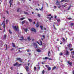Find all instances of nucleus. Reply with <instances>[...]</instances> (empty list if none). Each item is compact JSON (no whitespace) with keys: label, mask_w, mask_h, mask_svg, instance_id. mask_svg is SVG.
<instances>
[{"label":"nucleus","mask_w":74,"mask_h":74,"mask_svg":"<svg viewBox=\"0 0 74 74\" xmlns=\"http://www.w3.org/2000/svg\"><path fill=\"white\" fill-rule=\"evenodd\" d=\"M13 50H14V48H12V49H11V51H13Z\"/></svg>","instance_id":"nucleus-63"},{"label":"nucleus","mask_w":74,"mask_h":74,"mask_svg":"<svg viewBox=\"0 0 74 74\" xmlns=\"http://www.w3.org/2000/svg\"><path fill=\"white\" fill-rule=\"evenodd\" d=\"M69 49L71 51L73 50V49Z\"/></svg>","instance_id":"nucleus-52"},{"label":"nucleus","mask_w":74,"mask_h":74,"mask_svg":"<svg viewBox=\"0 0 74 74\" xmlns=\"http://www.w3.org/2000/svg\"><path fill=\"white\" fill-rule=\"evenodd\" d=\"M49 54H50V51H49L48 53V56L49 57L50 56L49 55Z\"/></svg>","instance_id":"nucleus-28"},{"label":"nucleus","mask_w":74,"mask_h":74,"mask_svg":"<svg viewBox=\"0 0 74 74\" xmlns=\"http://www.w3.org/2000/svg\"><path fill=\"white\" fill-rule=\"evenodd\" d=\"M29 65H30V63H28V66H29Z\"/></svg>","instance_id":"nucleus-57"},{"label":"nucleus","mask_w":74,"mask_h":74,"mask_svg":"<svg viewBox=\"0 0 74 74\" xmlns=\"http://www.w3.org/2000/svg\"><path fill=\"white\" fill-rule=\"evenodd\" d=\"M24 29L25 31L26 32H27V29Z\"/></svg>","instance_id":"nucleus-23"},{"label":"nucleus","mask_w":74,"mask_h":74,"mask_svg":"<svg viewBox=\"0 0 74 74\" xmlns=\"http://www.w3.org/2000/svg\"><path fill=\"white\" fill-rule=\"evenodd\" d=\"M25 19V18L23 17V18H21L20 19L21 20H23V19Z\"/></svg>","instance_id":"nucleus-38"},{"label":"nucleus","mask_w":74,"mask_h":74,"mask_svg":"<svg viewBox=\"0 0 74 74\" xmlns=\"http://www.w3.org/2000/svg\"><path fill=\"white\" fill-rule=\"evenodd\" d=\"M6 37H7V36H6V35H5L4 36V37L6 38Z\"/></svg>","instance_id":"nucleus-56"},{"label":"nucleus","mask_w":74,"mask_h":74,"mask_svg":"<svg viewBox=\"0 0 74 74\" xmlns=\"http://www.w3.org/2000/svg\"><path fill=\"white\" fill-rule=\"evenodd\" d=\"M38 17H40V16H41V15L39 14H38Z\"/></svg>","instance_id":"nucleus-33"},{"label":"nucleus","mask_w":74,"mask_h":74,"mask_svg":"<svg viewBox=\"0 0 74 74\" xmlns=\"http://www.w3.org/2000/svg\"><path fill=\"white\" fill-rule=\"evenodd\" d=\"M28 20L29 22H32V19L28 18Z\"/></svg>","instance_id":"nucleus-26"},{"label":"nucleus","mask_w":74,"mask_h":74,"mask_svg":"<svg viewBox=\"0 0 74 74\" xmlns=\"http://www.w3.org/2000/svg\"><path fill=\"white\" fill-rule=\"evenodd\" d=\"M18 51H19V52H20L21 53V52H22V51H20V50H18Z\"/></svg>","instance_id":"nucleus-61"},{"label":"nucleus","mask_w":74,"mask_h":74,"mask_svg":"<svg viewBox=\"0 0 74 74\" xmlns=\"http://www.w3.org/2000/svg\"><path fill=\"white\" fill-rule=\"evenodd\" d=\"M24 12L25 14H27V15H28V13L26 12Z\"/></svg>","instance_id":"nucleus-30"},{"label":"nucleus","mask_w":74,"mask_h":74,"mask_svg":"<svg viewBox=\"0 0 74 74\" xmlns=\"http://www.w3.org/2000/svg\"><path fill=\"white\" fill-rule=\"evenodd\" d=\"M54 8H56V6H54Z\"/></svg>","instance_id":"nucleus-64"},{"label":"nucleus","mask_w":74,"mask_h":74,"mask_svg":"<svg viewBox=\"0 0 74 74\" xmlns=\"http://www.w3.org/2000/svg\"><path fill=\"white\" fill-rule=\"evenodd\" d=\"M65 55H69V51L67 50L66 51V52Z\"/></svg>","instance_id":"nucleus-10"},{"label":"nucleus","mask_w":74,"mask_h":74,"mask_svg":"<svg viewBox=\"0 0 74 74\" xmlns=\"http://www.w3.org/2000/svg\"><path fill=\"white\" fill-rule=\"evenodd\" d=\"M44 59H48V57H45V58H43Z\"/></svg>","instance_id":"nucleus-45"},{"label":"nucleus","mask_w":74,"mask_h":74,"mask_svg":"<svg viewBox=\"0 0 74 74\" xmlns=\"http://www.w3.org/2000/svg\"><path fill=\"white\" fill-rule=\"evenodd\" d=\"M19 64L18 62H16V63L14 64V66H16V65H18Z\"/></svg>","instance_id":"nucleus-17"},{"label":"nucleus","mask_w":74,"mask_h":74,"mask_svg":"<svg viewBox=\"0 0 74 74\" xmlns=\"http://www.w3.org/2000/svg\"><path fill=\"white\" fill-rule=\"evenodd\" d=\"M53 27L54 29H55V30H56V28L55 27V25H53Z\"/></svg>","instance_id":"nucleus-39"},{"label":"nucleus","mask_w":74,"mask_h":74,"mask_svg":"<svg viewBox=\"0 0 74 74\" xmlns=\"http://www.w3.org/2000/svg\"><path fill=\"white\" fill-rule=\"evenodd\" d=\"M59 6H58V8H60V7H61V5H58Z\"/></svg>","instance_id":"nucleus-34"},{"label":"nucleus","mask_w":74,"mask_h":74,"mask_svg":"<svg viewBox=\"0 0 74 74\" xmlns=\"http://www.w3.org/2000/svg\"><path fill=\"white\" fill-rule=\"evenodd\" d=\"M27 39L29 41H30V40H31L29 37H27Z\"/></svg>","instance_id":"nucleus-24"},{"label":"nucleus","mask_w":74,"mask_h":74,"mask_svg":"<svg viewBox=\"0 0 74 74\" xmlns=\"http://www.w3.org/2000/svg\"><path fill=\"white\" fill-rule=\"evenodd\" d=\"M9 32L10 34H12V32H11L10 30H9Z\"/></svg>","instance_id":"nucleus-31"},{"label":"nucleus","mask_w":74,"mask_h":74,"mask_svg":"<svg viewBox=\"0 0 74 74\" xmlns=\"http://www.w3.org/2000/svg\"><path fill=\"white\" fill-rule=\"evenodd\" d=\"M36 10H37V11H38L39 10H38V9H36Z\"/></svg>","instance_id":"nucleus-60"},{"label":"nucleus","mask_w":74,"mask_h":74,"mask_svg":"<svg viewBox=\"0 0 74 74\" xmlns=\"http://www.w3.org/2000/svg\"><path fill=\"white\" fill-rule=\"evenodd\" d=\"M36 27H38L39 26V23L38 22L37 23V24L36 25Z\"/></svg>","instance_id":"nucleus-11"},{"label":"nucleus","mask_w":74,"mask_h":74,"mask_svg":"<svg viewBox=\"0 0 74 74\" xmlns=\"http://www.w3.org/2000/svg\"><path fill=\"white\" fill-rule=\"evenodd\" d=\"M25 23V21H23L22 22V24H23Z\"/></svg>","instance_id":"nucleus-37"},{"label":"nucleus","mask_w":74,"mask_h":74,"mask_svg":"<svg viewBox=\"0 0 74 74\" xmlns=\"http://www.w3.org/2000/svg\"><path fill=\"white\" fill-rule=\"evenodd\" d=\"M25 69L26 71H28V69H29V67H28V66H26L25 67Z\"/></svg>","instance_id":"nucleus-14"},{"label":"nucleus","mask_w":74,"mask_h":74,"mask_svg":"<svg viewBox=\"0 0 74 74\" xmlns=\"http://www.w3.org/2000/svg\"><path fill=\"white\" fill-rule=\"evenodd\" d=\"M36 66H37V67H39V65H37Z\"/></svg>","instance_id":"nucleus-62"},{"label":"nucleus","mask_w":74,"mask_h":74,"mask_svg":"<svg viewBox=\"0 0 74 74\" xmlns=\"http://www.w3.org/2000/svg\"><path fill=\"white\" fill-rule=\"evenodd\" d=\"M21 64H19L18 65V67H19V66H21Z\"/></svg>","instance_id":"nucleus-54"},{"label":"nucleus","mask_w":74,"mask_h":74,"mask_svg":"<svg viewBox=\"0 0 74 74\" xmlns=\"http://www.w3.org/2000/svg\"><path fill=\"white\" fill-rule=\"evenodd\" d=\"M74 25V23H71V26H73Z\"/></svg>","instance_id":"nucleus-35"},{"label":"nucleus","mask_w":74,"mask_h":74,"mask_svg":"<svg viewBox=\"0 0 74 74\" xmlns=\"http://www.w3.org/2000/svg\"><path fill=\"white\" fill-rule=\"evenodd\" d=\"M40 45H42V41H40Z\"/></svg>","instance_id":"nucleus-40"},{"label":"nucleus","mask_w":74,"mask_h":74,"mask_svg":"<svg viewBox=\"0 0 74 74\" xmlns=\"http://www.w3.org/2000/svg\"><path fill=\"white\" fill-rule=\"evenodd\" d=\"M6 13H7V14H9V13H8V11H6Z\"/></svg>","instance_id":"nucleus-47"},{"label":"nucleus","mask_w":74,"mask_h":74,"mask_svg":"<svg viewBox=\"0 0 74 74\" xmlns=\"http://www.w3.org/2000/svg\"><path fill=\"white\" fill-rule=\"evenodd\" d=\"M6 23H8V20H6Z\"/></svg>","instance_id":"nucleus-50"},{"label":"nucleus","mask_w":74,"mask_h":74,"mask_svg":"<svg viewBox=\"0 0 74 74\" xmlns=\"http://www.w3.org/2000/svg\"><path fill=\"white\" fill-rule=\"evenodd\" d=\"M62 41L64 43L66 42H67V41H66L65 39H64V38H62Z\"/></svg>","instance_id":"nucleus-9"},{"label":"nucleus","mask_w":74,"mask_h":74,"mask_svg":"<svg viewBox=\"0 0 74 74\" xmlns=\"http://www.w3.org/2000/svg\"><path fill=\"white\" fill-rule=\"evenodd\" d=\"M53 18V16H51V17H48V18H49V20L51 21V19H52V18Z\"/></svg>","instance_id":"nucleus-16"},{"label":"nucleus","mask_w":74,"mask_h":74,"mask_svg":"<svg viewBox=\"0 0 74 74\" xmlns=\"http://www.w3.org/2000/svg\"><path fill=\"white\" fill-rule=\"evenodd\" d=\"M42 10H43V7H42V8H41L42 11Z\"/></svg>","instance_id":"nucleus-53"},{"label":"nucleus","mask_w":74,"mask_h":74,"mask_svg":"<svg viewBox=\"0 0 74 74\" xmlns=\"http://www.w3.org/2000/svg\"><path fill=\"white\" fill-rule=\"evenodd\" d=\"M37 52H41V50H40L39 49H38L37 50Z\"/></svg>","instance_id":"nucleus-25"},{"label":"nucleus","mask_w":74,"mask_h":74,"mask_svg":"<svg viewBox=\"0 0 74 74\" xmlns=\"http://www.w3.org/2000/svg\"><path fill=\"white\" fill-rule=\"evenodd\" d=\"M12 46L13 47H14V48H16V47H15V44H14L13 43H12Z\"/></svg>","instance_id":"nucleus-18"},{"label":"nucleus","mask_w":74,"mask_h":74,"mask_svg":"<svg viewBox=\"0 0 74 74\" xmlns=\"http://www.w3.org/2000/svg\"><path fill=\"white\" fill-rule=\"evenodd\" d=\"M68 47L69 49H70V48H71V47H72V45L70 44L69 45H68Z\"/></svg>","instance_id":"nucleus-5"},{"label":"nucleus","mask_w":74,"mask_h":74,"mask_svg":"<svg viewBox=\"0 0 74 74\" xmlns=\"http://www.w3.org/2000/svg\"><path fill=\"white\" fill-rule=\"evenodd\" d=\"M42 37H43L44 38H45V36H44V35H43V36H42Z\"/></svg>","instance_id":"nucleus-51"},{"label":"nucleus","mask_w":74,"mask_h":74,"mask_svg":"<svg viewBox=\"0 0 74 74\" xmlns=\"http://www.w3.org/2000/svg\"><path fill=\"white\" fill-rule=\"evenodd\" d=\"M48 16H52V14H49L48 15Z\"/></svg>","instance_id":"nucleus-48"},{"label":"nucleus","mask_w":74,"mask_h":74,"mask_svg":"<svg viewBox=\"0 0 74 74\" xmlns=\"http://www.w3.org/2000/svg\"><path fill=\"white\" fill-rule=\"evenodd\" d=\"M13 28L14 30H15L16 31L18 30V26H14L13 27Z\"/></svg>","instance_id":"nucleus-1"},{"label":"nucleus","mask_w":74,"mask_h":74,"mask_svg":"<svg viewBox=\"0 0 74 74\" xmlns=\"http://www.w3.org/2000/svg\"><path fill=\"white\" fill-rule=\"evenodd\" d=\"M17 60H19L20 62H22V61L23 60L21 59V58H17L16 59Z\"/></svg>","instance_id":"nucleus-2"},{"label":"nucleus","mask_w":74,"mask_h":74,"mask_svg":"<svg viewBox=\"0 0 74 74\" xmlns=\"http://www.w3.org/2000/svg\"><path fill=\"white\" fill-rule=\"evenodd\" d=\"M14 68V67L12 66L11 67H10V69L11 70H13V68Z\"/></svg>","instance_id":"nucleus-29"},{"label":"nucleus","mask_w":74,"mask_h":74,"mask_svg":"<svg viewBox=\"0 0 74 74\" xmlns=\"http://www.w3.org/2000/svg\"><path fill=\"white\" fill-rule=\"evenodd\" d=\"M55 69H56V67L54 66L53 68V70H55Z\"/></svg>","instance_id":"nucleus-41"},{"label":"nucleus","mask_w":74,"mask_h":74,"mask_svg":"<svg viewBox=\"0 0 74 74\" xmlns=\"http://www.w3.org/2000/svg\"><path fill=\"white\" fill-rule=\"evenodd\" d=\"M63 55V53H60V56H61V55Z\"/></svg>","instance_id":"nucleus-42"},{"label":"nucleus","mask_w":74,"mask_h":74,"mask_svg":"<svg viewBox=\"0 0 74 74\" xmlns=\"http://www.w3.org/2000/svg\"><path fill=\"white\" fill-rule=\"evenodd\" d=\"M3 27L4 29L3 32L4 33L5 32V24H3Z\"/></svg>","instance_id":"nucleus-15"},{"label":"nucleus","mask_w":74,"mask_h":74,"mask_svg":"<svg viewBox=\"0 0 74 74\" xmlns=\"http://www.w3.org/2000/svg\"><path fill=\"white\" fill-rule=\"evenodd\" d=\"M67 19L69 20H71V18H68Z\"/></svg>","instance_id":"nucleus-44"},{"label":"nucleus","mask_w":74,"mask_h":74,"mask_svg":"<svg viewBox=\"0 0 74 74\" xmlns=\"http://www.w3.org/2000/svg\"><path fill=\"white\" fill-rule=\"evenodd\" d=\"M68 63L69 65H70V66H71V65H72V62L69 61H68Z\"/></svg>","instance_id":"nucleus-6"},{"label":"nucleus","mask_w":74,"mask_h":74,"mask_svg":"<svg viewBox=\"0 0 74 74\" xmlns=\"http://www.w3.org/2000/svg\"><path fill=\"white\" fill-rule=\"evenodd\" d=\"M43 28L44 29V30H46V28L45 27H44Z\"/></svg>","instance_id":"nucleus-59"},{"label":"nucleus","mask_w":74,"mask_h":74,"mask_svg":"<svg viewBox=\"0 0 74 74\" xmlns=\"http://www.w3.org/2000/svg\"><path fill=\"white\" fill-rule=\"evenodd\" d=\"M6 39V38H5V37H4L3 40H5Z\"/></svg>","instance_id":"nucleus-58"},{"label":"nucleus","mask_w":74,"mask_h":74,"mask_svg":"<svg viewBox=\"0 0 74 74\" xmlns=\"http://www.w3.org/2000/svg\"><path fill=\"white\" fill-rule=\"evenodd\" d=\"M21 11V9L20 8H18L17 9V12H19V11Z\"/></svg>","instance_id":"nucleus-21"},{"label":"nucleus","mask_w":74,"mask_h":74,"mask_svg":"<svg viewBox=\"0 0 74 74\" xmlns=\"http://www.w3.org/2000/svg\"><path fill=\"white\" fill-rule=\"evenodd\" d=\"M56 4L58 5H60V2H59L58 1H57Z\"/></svg>","instance_id":"nucleus-8"},{"label":"nucleus","mask_w":74,"mask_h":74,"mask_svg":"<svg viewBox=\"0 0 74 74\" xmlns=\"http://www.w3.org/2000/svg\"><path fill=\"white\" fill-rule=\"evenodd\" d=\"M56 21H57V22H60L61 21L59 18L57 19Z\"/></svg>","instance_id":"nucleus-20"},{"label":"nucleus","mask_w":74,"mask_h":74,"mask_svg":"<svg viewBox=\"0 0 74 74\" xmlns=\"http://www.w3.org/2000/svg\"><path fill=\"white\" fill-rule=\"evenodd\" d=\"M32 31V32H34L35 33H36V29H34V28H32L31 29Z\"/></svg>","instance_id":"nucleus-7"},{"label":"nucleus","mask_w":74,"mask_h":74,"mask_svg":"<svg viewBox=\"0 0 74 74\" xmlns=\"http://www.w3.org/2000/svg\"><path fill=\"white\" fill-rule=\"evenodd\" d=\"M21 38H22V39H20V40H21V41H22V40H23V37L22 36V37H21Z\"/></svg>","instance_id":"nucleus-32"},{"label":"nucleus","mask_w":74,"mask_h":74,"mask_svg":"<svg viewBox=\"0 0 74 74\" xmlns=\"http://www.w3.org/2000/svg\"><path fill=\"white\" fill-rule=\"evenodd\" d=\"M40 27L41 29V30H43V26H42V25L40 26Z\"/></svg>","instance_id":"nucleus-22"},{"label":"nucleus","mask_w":74,"mask_h":74,"mask_svg":"<svg viewBox=\"0 0 74 74\" xmlns=\"http://www.w3.org/2000/svg\"><path fill=\"white\" fill-rule=\"evenodd\" d=\"M55 19H56V18H57V16H55Z\"/></svg>","instance_id":"nucleus-49"},{"label":"nucleus","mask_w":74,"mask_h":74,"mask_svg":"<svg viewBox=\"0 0 74 74\" xmlns=\"http://www.w3.org/2000/svg\"><path fill=\"white\" fill-rule=\"evenodd\" d=\"M33 44L34 45V46L35 47V48H37V44H36V43H33Z\"/></svg>","instance_id":"nucleus-4"},{"label":"nucleus","mask_w":74,"mask_h":74,"mask_svg":"<svg viewBox=\"0 0 74 74\" xmlns=\"http://www.w3.org/2000/svg\"><path fill=\"white\" fill-rule=\"evenodd\" d=\"M12 0H10V1H9V3H10V5H12V3H11L12 2Z\"/></svg>","instance_id":"nucleus-19"},{"label":"nucleus","mask_w":74,"mask_h":74,"mask_svg":"<svg viewBox=\"0 0 74 74\" xmlns=\"http://www.w3.org/2000/svg\"><path fill=\"white\" fill-rule=\"evenodd\" d=\"M22 1H23V2L24 3V2L25 1V0H22Z\"/></svg>","instance_id":"nucleus-55"},{"label":"nucleus","mask_w":74,"mask_h":74,"mask_svg":"<svg viewBox=\"0 0 74 74\" xmlns=\"http://www.w3.org/2000/svg\"><path fill=\"white\" fill-rule=\"evenodd\" d=\"M71 53L72 55V58H74V51L71 52Z\"/></svg>","instance_id":"nucleus-3"},{"label":"nucleus","mask_w":74,"mask_h":74,"mask_svg":"<svg viewBox=\"0 0 74 74\" xmlns=\"http://www.w3.org/2000/svg\"><path fill=\"white\" fill-rule=\"evenodd\" d=\"M36 67H34V70L35 71L36 69Z\"/></svg>","instance_id":"nucleus-46"},{"label":"nucleus","mask_w":74,"mask_h":74,"mask_svg":"<svg viewBox=\"0 0 74 74\" xmlns=\"http://www.w3.org/2000/svg\"><path fill=\"white\" fill-rule=\"evenodd\" d=\"M6 45V49L5 50H7V45Z\"/></svg>","instance_id":"nucleus-36"},{"label":"nucleus","mask_w":74,"mask_h":74,"mask_svg":"<svg viewBox=\"0 0 74 74\" xmlns=\"http://www.w3.org/2000/svg\"><path fill=\"white\" fill-rule=\"evenodd\" d=\"M67 4L66 3L64 5H62V6L63 7H66V6H67Z\"/></svg>","instance_id":"nucleus-12"},{"label":"nucleus","mask_w":74,"mask_h":74,"mask_svg":"<svg viewBox=\"0 0 74 74\" xmlns=\"http://www.w3.org/2000/svg\"><path fill=\"white\" fill-rule=\"evenodd\" d=\"M44 73H45V71H44V70L42 72V73L43 74H44Z\"/></svg>","instance_id":"nucleus-43"},{"label":"nucleus","mask_w":74,"mask_h":74,"mask_svg":"<svg viewBox=\"0 0 74 74\" xmlns=\"http://www.w3.org/2000/svg\"><path fill=\"white\" fill-rule=\"evenodd\" d=\"M64 1V2H66V1H69V0H62L61 1V2H63Z\"/></svg>","instance_id":"nucleus-13"},{"label":"nucleus","mask_w":74,"mask_h":74,"mask_svg":"<svg viewBox=\"0 0 74 74\" xmlns=\"http://www.w3.org/2000/svg\"><path fill=\"white\" fill-rule=\"evenodd\" d=\"M47 68H48V70H51V67H47Z\"/></svg>","instance_id":"nucleus-27"}]
</instances>
